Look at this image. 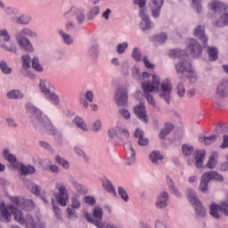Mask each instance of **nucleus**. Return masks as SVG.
I'll return each mask as SVG.
<instances>
[{
    "instance_id": "23",
    "label": "nucleus",
    "mask_w": 228,
    "mask_h": 228,
    "mask_svg": "<svg viewBox=\"0 0 228 228\" xmlns=\"http://www.w3.org/2000/svg\"><path fill=\"white\" fill-rule=\"evenodd\" d=\"M209 61H216L218 60V48L215 46H208L207 49Z\"/></svg>"
},
{
    "instance_id": "32",
    "label": "nucleus",
    "mask_w": 228,
    "mask_h": 228,
    "mask_svg": "<svg viewBox=\"0 0 228 228\" xmlns=\"http://www.w3.org/2000/svg\"><path fill=\"white\" fill-rule=\"evenodd\" d=\"M149 159L151 162L157 164L159 161H162L163 159V155L159 153V151H153L151 154L149 156Z\"/></svg>"
},
{
    "instance_id": "58",
    "label": "nucleus",
    "mask_w": 228,
    "mask_h": 228,
    "mask_svg": "<svg viewBox=\"0 0 228 228\" xmlns=\"http://www.w3.org/2000/svg\"><path fill=\"white\" fill-rule=\"evenodd\" d=\"M213 177H214V171L206 172L201 176V178H203L205 181L208 183L211 181V179H213Z\"/></svg>"
},
{
    "instance_id": "49",
    "label": "nucleus",
    "mask_w": 228,
    "mask_h": 228,
    "mask_svg": "<svg viewBox=\"0 0 228 228\" xmlns=\"http://www.w3.org/2000/svg\"><path fill=\"white\" fill-rule=\"evenodd\" d=\"M132 58L135 60V61H142V53L138 48H134L133 53H132Z\"/></svg>"
},
{
    "instance_id": "16",
    "label": "nucleus",
    "mask_w": 228,
    "mask_h": 228,
    "mask_svg": "<svg viewBox=\"0 0 228 228\" xmlns=\"http://www.w3.org/2000/svg\"><path fill=\"white\" fill-rule=\"evenodd\" d=\"M66 19H70L72 15H75L78 24H83V21L85 20V12L81 9H76L75 11H70L69 12H66L65 14Z\"/></svg>"
},
{
    "instance_id": "10",
    "label": "nucleus",
    "mask_w": 228,
    "mask_h": 228,
    "mask_svg": "<svg viewBox=\"0 0 228 228\" xmlns=\"http://www.w3.org/2000/svg\"><path fill=\"white\" fill-rule=\"evenodd\" d=\"M208 8L214 13H222V12H228V5L219 0H213L208 4Z\"/></svg>"
},
{
    "instance_id": "44",
    "label": "nucleus",
    "mask_w": 228,
    "mask_h": 228,
    "mask_svg": "<svg viewBox=\"0 0 228 228\" xmlns=\"http://www.w3.org/2000/svg\"><path fill=\"white\" fill-rule=\"evenodd\" d=\"M60 35L62 37L63 42L66 43L68 45H70L74 40L70 37V35L66 34L62 30H60Z\"/></svg>"
},
{
    "instance_id": "21",
    "label": "nucleus",
    "mask_w": 228,
    "mask_h": 228,
    "mask_svg": "<svg viewBox=\"0 0 228 228\" xmlns=\"http://www.w3.org/2000/svg\"><path fill=\"white\" fill-rule=\"evenodd\" d=\"M168 201V193L167 192H161L158 197L156 206L159 209H163V208H167Z\"/></svg>"
},
{
    "instance_id": "39",
    "label": "nucleus",
    "mask_w": 228,
    "mask_h": 228,
    "mask_svg": "<svg viewBox=\"0 0 228 228\" xmlns=\"http://www.w3.org/2000/svg\"><path fill=\"white\" fill-rule=\"evenodd\" d=\"M118 193L125 202H127L129 200V196L127 195V191H126L125 188L118 187Z\"/></svg>"
},
{
    "instance_id": "19",
    "label": "nucleus",
    "mask_w": 228,
    "mask_h": 228,
    "mask_svg": "<svg viewBox=\"0 0 228 228\" xmlns=\"http://www.w3.org/2000/svg\"><path fill=\"white\" fill-rule=\"evenodd\" d=\"M0 215L5 224L12 222V214L8 212V208L3 201L0 202Z\"/></svg>"
},
{
    "instance_id": "50",
    "label": "nucleus",
    "mask_w": 228,
    "mask_h": 228,
    "mask_svg": "<svg viewBox=\"0 0 228 228\" xmlns=\"http://www.w3.org/2000/svg\"><path fill=\"white\" fill-rule=\"evenodd\" d=\"M55 160L57 161V163L59 165H61V167H63V168H69V161L65 160L63 158L57 155L55 157Z\"/></svg>"
},
{
    "instance_id": "35",
    "label": "nucleus",
    "mask_w": 228,
    "mask_h": 228,
    "mask_svg": "<svg viewBox=\"0 0 228 228\" xmlns=\"http://www.w3.org/2000/svg\"><path fill=\"white\" fill-rule=\"evenodd\" d=\"M228 92V83H221L217 87V94L221 97H224Z\"/></svg>"
},
{
    "instance_id": "15",
    "label": "nucleus",
    "mask_w": 228,
    "mask_h": 228,
    "mask_svg": "<svg viewBox=\"0 0 228 228\" xmlns=\"http://www.w3.org/2000/svg\"><path fill=\"white\" fill-rule=\"evenodd\" d=\"M194 159H195V167L196 168H202L204 165V159L206 158V151H195L193 153Z\"/></svg>"
},
{
    "instance_id": "11",
    "label": "nucleus",
    "mask_w": 228,
    "mask_h": 228,
    "mask_svg": "<svg viewBox=\"0 0 228 228\" xmlns=\"http://www.w3.org/2000/svg\"><path fill=\"white\" fill-rule=\"evenodd\" d=\"M187 49L194 58L202 54V46H200V44H199V42L195 39L189 40Z\"/></svg>"
},
{
    "instance_id": "46",
    "label": "nucleus",
    "mask_w": 228,
    "mask_h": 228,
    "mask_svg": "<svg viewBox=\"0 0 228 228\" xmlns=\"http://www.w3.org/2000/svg\"><path fill=\"white\" fill-rule=\"evenodd\" d=\"M46 99H49L50 101H52L53 102V104H59L60 103V98L54 93H48L46 94Z\"/></svg>"
},
{
    "instance_id": "13",
    "label": "nucleus",
    "mask_w": 228,
    "mask_h": 228,
    "mask_svg": "<svg viewBox=\"0 0 228 228\" xmlns=\"http://www.w3.org/2000/svg\"><path fill=\"white\" fill-rule=\"evenodd\" d=\"M134 113L145 124L149 122V118L147 117V110H145V106L143 104L137 105L134 108Z\"/></svg>"
},
{
    "instance_id": "22",
    "label": "nucleus",
    "mask_w": 228,
    "mask_h": 228,
    "mask_svg": "<svg viewBox=\"0 0 228 228\" xmlns=\"http://www.w3.org/2000/svg\"><path fill=\"white\" fill-rule=\"evenodd\" d=\"M213 26L216 28H224V26H228V13L224 12L221 15L219 20H215L212 22Z\"/></svg>"
},
{
    "instance_id": "20",
    "label": "nucleus",
    "mask_w": 228,
    "mask_h": 228,
    "mask_svg": "<svg viewBox=\"0 0 228 228\" xmlns=\"http://www.w3.org/2000/svg\"><path fill=\"white\" fill-rule=\"evenodd\" d=\"M161 6H163V0H152L151 13L152 17H154L155 19H157V17H159Z\"/></svg>"
},
{
    "instance_id": "59",
    "label": "nucleus",
    "mask_w": 228,
    "mask_h": 228,
    "mask_svg": "<svg viewBox=\"0 0 228 228\" xmlns=\"http://www.w3.org/2000/svg\"><path fill=\"white\" fill-rule=\"evenodd\" d=\"M119 115L123 116L126 120H129V118H131V114L127 109L119 110Z\"/></svg>"
},
{
    "instance_id": "7",
    "label": "nucleus",
    "mask_w": 228,
    "mask_h": 228,
    "mask_svg": "<svg viewBox=\"0 0 228 228\" xmlns=\"http://www.w3.org/2000/svg\"><path fill=\"white\" fill-rule=\"evenodd\" d=\"M55 189L59 191L56 195V200L59 202L61 206H67V202H69V191H67V187L63 183H56Z\"/></svg>"
},
{
    "instance_id": "12",
    "label": "nucleus",
    "mask_w": 228,
    "mask_h": 228,
    "mask_svg": "<svg viewBox=\"0 0 228 228\" xmlns=\"http://www.w3.org/2000/svg\"><path fill=\"white\" fill-rule=\"evenodd\" d=\"M206 27L202 25H198L194 28V37H197L200 42H202L203 45L206 47L208 45V36H206Z\"/></svg>"
},
{
    "instance_id": "53",
    "label": "nucleus",
    "mask_w": 228,
    "mask_h": 228,
    "mask_svg": "<svg viewBox=\"0 0 228 228\" xmlns=\"http://www.w3.org/2000/svg\"><path fill=\"white\" fill-rule=\"evenodd\" d=\"M67 213H68V218L69 220H72V218H77V213L75 211L74 208H72V207H68L67 208Z\"/></svg>"
},
{
    "instance_id": "8",
    "label": "nucleus",
    "mask_w": 228,
    "mask_h": 228,
    "mask_svg": "<svg viewBox=\"0 0 228 228\" xmlns=\"http://www.w3.org/2000/svg\"><path fill=\"white\" fill-rule=\"evenodd\" d=\"M114 101L118 106H127V89L126 87L118 88L116 90Z\"/></svg>"
},
{
    "instance_id": "55",
    "label": "nucleus",
    "mask_w": 228,
    "mask_h": 228,
    "mask_svg": "<svg viewBox=\"0 0 228 228\" xmlns=\"http://www.w3.org/2000/svg\"><path fill=\"white\" fill-rule=\"evenodd\" d=\"M176 90H177V94L179 95V97L184 96L185 89H184V85H183V83H180L177 85Z\"/></svg>"
},
{
    "instance_id": "62",
    "label": "nucleus",
    "mask_w": 228,
    "mask_h": 228,
    "mask_svg": "<svg viewBox=\"0 0 228 228\" xmlns=\"http://www.w3.org/2000/svg\"><path fill=\"white\" fill-rule=\"evenodd\" d=\"M192 4L194 8H196L198 13H200L202 12V5H200V0H192Z\"/></svg>"
},
{
    "instance_id": "30",
    "label": "nucleus",
    "mask_w": 228,
    "mask_h": 228,
    "mask_svg": "<svg viewBox=\"0 0 228 228\" xmlns=\"http://www.w3.org/2000/svg\"><path fill=\"white\" fill-rule=\"evenodd\" d=\"M20 172H21V175H29V174H35V172H37V170L35 169V167L33 166L22 165L20 167Z\"/></svg>"
},
{
    "instance_id": "63",
    "label": "nucleus",
    "mask_w": 228,
    "mask_h": 228,
    "mask_svg": "<svg viewBox=\"0 0 228 228\" xmlns=\"http://www.w3.org/2000/svg\"><path fill=\"white\" fill-rule=\"evenodd\" d=\"M89 54L92 56V58H97V55L99 54L98 47L93 46L89 50Z\"/></svg>"
},
{
    "instance_id": "42",
    "label": "nucleus",
    "mask_w": 228,
    "mask_h": 228,
    "mask_svg": "<svg viewBox=\"0 0 228 228\" xmlns=\"http://www.w3.org/2000/svg\"><path fill=\"white\" fill-rule=\"evenodd\" d=\"M69 183H71L72 186L77 190V191H81L83 190V185L81 183H77V180L74 178L73 176L69 177Z\"/></svg>"
},
{
    "instance_id": "40",
    "label": "nucleus",
    "mask_w": 228,
    "mask_h": 228,
    "mask_svg": "<svg viewBox=\"0 0 228 228\" xmlns=\"http://www.w3.org/2000/svg\"><path fill=\"white\" fill-rule=\"evenodd\" d=\"M24 224L27 228H37V223H35V219H33V216H27V219Z\"/></svg>"
},
{
    "instance_id": "17",
    "label": "nucleus",
    "mask_w": 228,
    "mask_h": 228,
    "mask_svg": "<svg viewBox=\"0 0 228 228\" xmlns=\"http://www.w3.org/2000/svg\"><path fill=\"white\" fill-rule=\"evenodd\" d=\"M140 17L142 19L141 29H142V31L150 29L151 28V20L149 19V16H147L145 10H143V9L140 10Z\"/></svg>"
},
{
    "instance_id": "9",
    "label": "nucleus",
    "mask_w": 228,
    "mask_h": 228,
    "mask_svg": "<svg viewBox=\"0 0 228 228\" xmlns=\"http://www.w3.org/2000/svg\"><path fill=\"white\" fill-rule=\"evenodd\" d=\"M170 94H172V83L165 80L161 84L159 96L166 101L167 104H170Z\"/></svg>"
},
{
    "instance_id": "61",
    "label": "nucleus",
    "mask_w": 228,
    "mask_h": 228,
    "mask_svg": "<svg viewBox=\"0 0 228 228\" xmlns=\"http://www.w3.org/2000/svg\"><path fill=\"white\" fill-rule=\"evenodd\" d=\"M127 49V43L119 44L117 47V51L118 54L124 53V52Z\"/></svg>"
},
{
    "instance_id": "37",
    "label": "nucleus",
    "mask_w": 228,
    "mask_h": 228,
    "mask_svg": "<svg viewBox=\"0 0 228 228\" xmlns=\"http://www.w3.org/2000/svg\"><path fill=\"white\" fill-rule=\"evenodd\" d=\"M182 152L183 156H191V154H193V146L183 144L182 146Z\"/></svg>"
},
{
    "instance_id": "6",
    "label": "nucleus",
    "mask_w": 228,
    "mask_h": 228,
    "mask_svg": "<svg viewBox=\"0 0 228 228\" xmlns=\"http://www.w3.org/2000/svg\"><path fill=\"white\" fill-rule=\"evenodd\" d=\"M103 215H104V213L102 211V208H101L99 207H95L93 210L94 217L90 214L86 213L85 218L89 224H93L97 228H105L104 224H102Z\"/></svg>"
},
{
    "instance_id": "26",
    "label": "nucleus",
    "mask_w": 228,
    "mask_h": 228,
    "mask_svg": "<svg viewBox=\"0 0 228 228\" xmlns=\"http://www.w3.org/2000/svg\"><path fill=\"white\" fill-rule=\"evenodd\" d=\"M173 130L174 125L171 123H166L164 125V128L159 133V138H161V140L165 139V137L167 136V134H170Z\"/></svg>"
},
{
    "instance_id": "25",
    "label": "nucleus",
    "mask_w": 228,
    "mask_h": 228,
    "mask_svg": "<svg viewBox=\"0 0 228 228\" xmlns=\"http://www.w3.org/2000/svg\"><path fill=\"white\" fill-rule=\"evenodd\" d=\"M134 136L136 138H138V143L139 145L141 146H145V145H149V139L143 137V131L140 130V129H137L135 132H134Z\"/></svg>"
},
{
    "instance_id": "57",
    "label": "nucleus",
    "mask_w": 228,
    "mask_h": 228,
    "mask_svg": "<svg viewBox=\"0 0 228 228\" xmlns=\"http://www.w3.org/2000/svg\"><path fill=\"white\" fill-rule=\"evenodd\" d=\"M208 184H209V182L201 178L200 183V191H208Z\"/></svg>"
},
{
    "instance_id": "48",
    "label": "nucleus",
    "mask_w": 228,
    "mask_h": 228,
    "mask_svg": "<svg viewBox=\"0 0 228 228\" xmlns=\"http://www.w3.org/2000/svg\"><path fill=\"white\" fill-rule=\"evenodd\" d=\"M154 40H156V42H159V44H164V42H167V34L165 33H160L159 35H156L154 36Z\"/></svg>"
},
{
    "instance_id": "43",
    "label": "nucleus",
    "mask_w": 228,
    "mask_h": 228,
    "mask_svg": "<svg viewBox=\"0 0 228 228\" xmlns=\"http://www.w3.org/2000/svg\"><path fill=\"white\" fill-rule=\"evenodd\" d=\"M32 67L37 70V72H42L44 70V68L40 65V61H38V58L34 57L32 59Z\"/></svg>"
},
{
    "instance_id": "18",
    "label": "nucleus",
    "mask_w": 228,
    "mask_h": 228,
    "mask_svg": "<svg viewBox=\"0 0 228 228\" xmlns=\"http://www.w3.org/2000/svg\"><path fill=\"white\" fill-rule=\"evenodd\" d=\"M125 149H127L126 151V163L127 165H133L135 160L134 157V151L133 150V146L131 145V142H126L124 145Z\"/></svg>"
},
{
    "instance_id": "24",
    "label": "nucleus",
    "mask_w": 228,
    "mask_h": 228,
    "mask_svg": "<svg viewBox=\"0 0 228 228\" xmlns=\"http://www.w3.org/2000/svg\"><path fill=\"white\" fill-rule=\"evenodd\" d=\"M10 200L16 208H20V209H24L26 208V200L20 198L18 196H13L10 198Z\"/></svg>"
},
{
    "instance_id": "36",
    "label": "nucleus",
    "mask_w": 228,
    "mask_h": 228,
    "mask_svg": "<svg viewBox=\"0 0 228 228\" xmlns=\"http://www.w3.org/2000/svg\"><path fill=\"white\" fill-rule=\"evenodd\" d=\"M183 54L184 52L179 49H173L169 52L170 58H173L174 60H175V58H183Z\"/></svg>"
},
{
    "instance_id": "2",
    "label": "nucleus",
    "mask_w": 228,
    "mask_h": 228,
    "mask_svg": "<svg viewBox=\"0 0 228 228\" xmlns=\"http://www.w3.org/2000/svg\"><path fill=\"white\" fill-rule=\"evenodd\" d=\"M176 74L180 79H189L190 83L197 81V74L191 69V63L189 61L183 59L180 62L175 65Z\"/></svg>"
},
{
    "instance_id": "4",
    "label": "nucleus",
    "mask_w": 228,
    "mask_h": 228,
    "mask_svg": "<svg viewBox=\"0 0 228 228\" xmlns=\"http://www.w3.org/2000/svg\"><path fill=\"white\" fill-rule=\"evenodd\" d=\"M22 35H26L27 37H37V33L28 28H22L20 34H17L16 40L18 44L26 51L27 53H31L33 51V45H31V42H29L28 38L22 37Z\"/></svg>"
},
{
    "instance_id": "41",
    "label": "nucleus",
    "mask_w": 228,
    "mask_h": 228,
    "mask_svg": "<svg viewBox=\"0 0 228 228\" xmlns=\"http://www.w3.org/2000/svg\"><path fill=\"white\" fill-rule=\"evenodd\" d=\"M0 69L4 74H12V68L4 61H0Z\"/></svg>"
},
{
    "instance_id": "29",
    "label": "nucleus",
    "mask_w": 228,
    "mask_h": 228,
    "mask_svg": "<svg viewBox=\"0 0 228 228\" xmlns=\"http://www.w3.org/2000/svg\"><path fill=\"white\" fill-rule=\"evenodd\" d=\"M102 187L104 188V190H106V191L114 195V197L117 196V191H115V187H113V183H111L110 180L103 181Z\"/></svg>"
},
{
    "instance_id": "5",
    "label": "nucleus",
    "mask_w": 228,
    "mask_h": 228,
    "mask_svg": "<svg viewBox=\"0 0 228 228\" xmlns=\"http://www.w3.org/2000/svg\"><path fill=\"white\" fill-rule=\"evenodd\" d=\"M187 199L189 202L193 206L196 215H198L200 218H204V216H206V209H204L202 203L199 200V199H197L195 191L188 189Z\"/></svg>"
},
{
    "instance_id": "51",
    "label": "nucleus",
    "mask_w": 228,
    "mask_h": 228,
    "mask_svg": "<svg viewBox=\"0 0 228 228\" xmlns=\"http://www.w3.org/2000/svg\"><path fill=\"white\" fill-rule=\"evenodd\" d=\"M30 191L34 194V195H40V192L42 191V187L41 186H38L35 183H32L30 185Z\"/></svg>"
},
{
    "instance_id": "47",
    "label": "nucleus",
    "mask_w": 228,
    "mask_h": 228,
    "mask_svg": "<svg viewBox=\"0 0 228 228\" xmlns=\"http://www.w3.org/2000/svg\"><path fill=\"white\" fill-rule=\"evenodd\" d=\"M31 22V17L28 15H23L17 19L18 24H29Z\"/></svg>"
},
{
    "instance_id": "56",
    "label": "nucleus",
    "mask_w": 228,
    "mask_h": 228,
    "mask_svg": "<svg viewBox=\"0 0 228 228\" xmlns=\"http://www.w3.org/2000/svg\"><path fill=\"white\" fill-rule=\"evenodd\" d=\"M54 203H55L54 199H52V206L53 208V212L55 213V216H57V218H61V209H60V208L56 207V205H54Z\"/></svg>"
},
{
    "instance_id": "54",
    "label": "nucleus",
    "mask_w": 228,
    "mask_h": 228,
    "mask_svg": "<svg viewBox=\"0 0 228 228\" xmlns=\"http://www.w3.org/2000/svg\"><path fill=\"white\" fill-rule=\"evenodd\" d=\"M39 88L45 95H47L49 94V89L47 88V86H45V81L40 80L39 83Z\"/></svg>"
},
{
    "instance_id": "34",
    "label": "nucleus",
    "mask_w": 228,
    "mask_h": 228,
    "mask_svg": "<svg viewBox=\"0 0 228 228\" xmlns=\"http://www.w3.org/2000/svg\"><path fill=\"white\" fill-rule=\"evenodd\" d=\"M6 95L8 99H22V97H24V94L19 90H12L8 92Z\"/></svg>"
},
{
    "instance_id": "60",
    "label": "nucleus",
    "mask_w": 228,
    "mask_h": 228,
    "mask_svg": "<svg viewBox=\"0 0 228 228\" xmlns=\"http://www.w3.org/2000/svg\"><path fill=\"white\" fill-rule=\"evenodd\" d=\"M0 37H3L4 42H10V34L6 29L0 30Z\"/></svg>"
},
{
    "instance_id": "45",
    "label": "nucleus",
    "mask_w": 228,
    "mask_h": 228,
    "mask_svg": "<svg viewBox=\"0 0 228 228\" xmlns=\"http://www.w3.org/2000/svg\"><path fill=\"white\" fill-rule=\"evenodd\" d=\"M21 60L23 69H29L31 67V58H29V55H23Z\"/></svg>"
},
{
    "instance_id": "38",
    "label": "nucleus",
    "mask_w": 228,
    "mask_h": 228,
    "mask_svg": "<svg viewBox=\"0 0 228 228\" xmlns=\"http://www.w3.org/2000/svg\"><path fill=\"white\" fill-rule=\"evenodd\" d=\"M71 208L72 209H79V208H81V201L79 200L78 195H76L71 199Z\"/></svg>"
},
{
    "instance_id": "33",
    "label": "nucleus",
    "mask_w": 228,
    "mask_h": 228,
    "mask_svg": "<svg viewBox=\"0 0 228 228\" xmlns=\"http://www.w3.org/2000/svg\"><path fill=\"white\" fill-rule=\"evenodd\" d=\"M73 122L79 127V129H82V131H88L86 123H85V120H83V118L76 117Z\"/></svg>"
},
{
    "instance_id": "28",
    "label": "nucleus",
    "mask_w": 228,
    "mask_h": 228,
    "mask_svg": "<svg viewBox=\"0 0 228 228\" xmlns=\"http://www.w3.org/2000/svg\"><path fill=\"white\" fill-rule=\"evenodd\" d=\"M216 163H218V152L214 151L207 162V167L208 168L213 169L216 167Z\"/></svg>"
},
{
    "instance_id": "27",
    "label": "nucleus",
    "mask_w": 228,
    "mask_h": 228,
    "mask_svg": "<svg viewBox=\"0 0 228 228\" xmlns=\"http://www.w3.org/2000/svg\"><path fill=\"white\" fill-rule=\"evenodd\" d=\"M216 138H218L216 134H213L208 137L201 135L199 138V142H200V143H203V145H211V143H215V142H216Z\"/></svg>"
},
{
    "instance_id": "52",
    "label": "nucleus",
    "mask_w": 228,
    "mask_h": 228,
    "mask_svg": "<svg viewBox=\"0 0 228 228\" xmlns=\"http://www.w3.org/2000/svg\"><path fill=\"white\" fill-rule=\"evenodd\" d=\"M98 13H99V6H95L92 8L89 13L87 14L88 20H92V19H94V17H95V15H97Z\"/></svg>"
},
{
    "instance_id": "3",
    "label": "nucleus",
    "mask_w": 228,
    "mask_h": 228,
    "mask_svg": "<svg viewBox=\"0 0 228 228\" xmlns=\"http://www.w3.org/2000/svg\"><path fill=\"white\" fill-rule=\"evenodd\" d=\"M28 113H32L34 115L35 118H37L45 133L53 135L56 134V128L54 127V126H53V123H51V120H49V118L42 117V112L40 111V110L37 109V107L29 106L28 108Z\"/></svg>"
},
{
    "instance_id": "31",
    "label": "nucleus",
    "mask_w": 228,
    "mask_h": 228,
    "mask_svg": "<svg viewBox=\"0 0 228 228\" xmlns=\"http://www.w3.org/2000/svg\"><path fill=\"white\" fill-rule=\"evenodd\" d=\"M3 156L4 159L11 163V165H15V163H17V158H15L14 155L10 154V151L8 150H4L3 151Z\"/></svg>"
},
{
    "instance_id": "64",
    "label": "nucleus",
    "mask_w": 228,
    "mask_h": 228,
    "mask_svg": "<svg viewBox=\"0 0 228 228\" xmlns=\"http://www.w3.org/2000/svg\"><path fill=\"white\" fill-rule=\"evenodd\" d=\"M228 148V135L224 134L223 136V142L220 145V149H227Z\"/></svg>"
},
{
    "instance_id": "14",
    "label": "nucleus",
    "mask_w": 228,
    "mask_h": 228,
    "mask_svg": "<svg viewBox=\"0 0 228 228\" xmlns=\"http://www.w3.org/2000/svg\"><path fill=\"white\" fill-rule=\"evenodd\" d=\"M8 209L14 216V220L18 222L19 224H21V225H24L26 224V220L24 219V216H22V211L19 210V208H15L12 204L8 205Z\"/></svg>"
},
{
    "instance_id": "1",
    "label": "nucleus",
    "mask_w": 228,
    "mask_h": 228,
    "mask_svg": "<svg viewBox=\"0 0 228 228\" xmlns=\"http://www.w3.org/2000/svg\"><path fill=\"white\" fill-rule=\"evenodd\" d=\"M149 77H151V75L148 72L142 73L143 81L142 82V89L147 102L151 106H156L154 97H152L151 94H152V92H159L160 79L159 77L152 75L151 82H149Z\"/></svg>"
}]
</instances>
